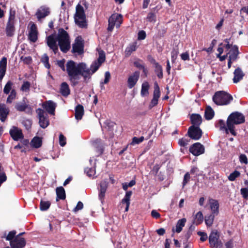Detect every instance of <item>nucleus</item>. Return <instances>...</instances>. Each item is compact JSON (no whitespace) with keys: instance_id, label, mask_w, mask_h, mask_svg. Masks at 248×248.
Listing matches in <instances>:
<instances>
[{"instance_id":"1","label":"nucleus","mask_w":248,"mask_h":248,"mask_svg":"<svg viewBox=\"0 0 248 248\" xmlns=\"http://www.w3.org/2000/svg\"><path fill=\"white\" fill-rule=\"evenodd\" d=\"M101 65L96 61H94L89 68L84 62L77 64L72 60L68 61L66 63V72L71 85H77L80 79V76L83 77L85 81L89 80L93 74L97 71Z\"/></svg>"},{"instance_id":"2","label":"nucleus","mask_w":248,"mask_h":248,"mask_svg":"<svg viewBox=\"0 0 248 248\" xmlns=\"http://www.w3.org/2000/svg\"><path fill=\"white\" fill-rule=\"evenodd\" d=\"M47 46L54 54L58 52V46L63 53H67L71 48L70 39L68 32L63 28L58 30V34H52L46 38Z\"/></svg>"},{"instance_id":"3","label":"nucleus","mask_w":248,"mask_h":248,"mask_svg":"<svg viewBox=\"0 0 248 248\" xmlns=\"http://www.w3.org/2000/svg\"><path fill=\"white\" fill-rule=\"evenodd\" d=\"M245 122V116L241 112L234 111L229 115L226 124L231 134L235 136L237 135V132L234 130V125L243 124Z\"/></svg>"},{"instance_id":"4","label":"nucleus","mask_w":248,"mask_h":248,"mask_svg":"<svg viewBox=\"0 0 248 248\" xmlns=\"http://www.w3.org/2000/svg\"><path fill=\"white\" fill-rule=\"evenodd\" d=\"M213 102L217 106L228 105L233 100L231 94L224 91L216 92L212 98Z\"/></svg>"},{"instance_id":"5","label":"nucleus","mask_w":248,"mask_h":248,"mask_svg":"<svg viewBox=\"0 0 248 248\" xmlns=\"http://www.w3.org/2000/svg\"><path fill=\"white\" fill-rule=\"evenodd\" d=\"M74 19L76 24L80 28H84L87 27L84 8L79 4H78L76 6V12L74 16Z\"/></svg>"},{"instance_id":"6","label":"nucleus","mask_w":248,"mask_h":248,"mask_svg":"<svg viewBox=\"0 0 248 248\" xmlns=\"http://www.w3.org/2000/svg\"><path fill=\"white\" fill-rule=\"evenodd\" d=\"M84 41L81 36H77L74 43L72 44L71 52L73 54H77L78 55L84 53Z\"/></svg>"},{"instance_id":"7","label":"nucleus","mask_w":248,"mask_h":248,"mask_svg":"<svg viewBox=\"0 0 248 248\" xmlns=\"http://www.w3.org/2000/svg\"><path fill=\"white\" fill-rule=\"evenodd\" d=\"M219 233L216 230H213L209 236V243L212 248H222V243L219 240Z\"/></svg>"},{"instance_id":"8","label":"nucleus","mask_w":248,"mask_h":248,"mask_svg":"<svg viewBox=\"0 0 248 248\" xmlns=\"http://www.w3.org/2000/svg\"><path fill=\"white\" fill-rule=\"evenodd\" d=\"M36 112L38 116L40 126L43 128H46L49 124L48 115L43 109L40 108H37Z\"/></svg>"},{"instance_id":"9","label":"nucleus","mask_w":248,"mask_h":248,"mask_svg":"<svg viewBox=\"0 0 248 248\" xmlns=\"http://www.w3.org/2000/svg\"><path fill=\"white\" fill-rule=\"evenodd\" d=\"M15 13L13 14L10 13L5 29L6 34L8 37H12L15 34Z\"/></svg>"},{"instance_id":"10","label":"nucleus","mask_w":248,"mask_h":248,"mask_svg":"<svg viewBox=\"0 0 248 248\" xmlns=\"http://www.w3.org/2000/svg\"><path fill=\"white\" fill-rule=\"evenodd\" d=\"M202 132L199 126H190L188 129L186 135L194 140H198L202 136Z\"/></svg>"},{"instance_id":"11","label":"nucleus","mask_w":248,"mask_h":248,"mask_svg":"<svg viewBox=\"0 0 248 248\" xmlns=\"http://www.w3.org/2000/svg\"><path fill=\"white\" fill-rule=\"evenodd\" d=\"M160 96V91L159 85L157 82L154 83V90L153 93V98L151 100L149 105V109L152 108L158 104V99Z\"/></svg>"},{"instance_id":"12","label":"nucleus","mask_w":248,"mask_h":248,"mask_svg":"<svg viewBox=\"0 0 248 248\" xmlns=\"http://www.w3.org/2000/svg\"><path fill=\"white\" fill-rule=\"evenodd\" d=\"M189 152L195 156L200 155L204 152V147L200 142L192 144L189 148Z\"/></svg>"},{"instance_id":"13","label":"nucleus","mask_w":248,"mask_h":248,"mask_svg":"<svg viewBox=\"0 0 248 248\" xmlns=\"http://www.w3.org/2000/svg\"><path fill=\"white\" fill-rule=\"evenodd\" d=\"M31 24L28 35L29 40L33 43H35L38 39V31L36 25L34 23L30 22Z\"/></svg>"},{"instance_id":"14","label":"nucleus","mask_w":248,"mask_h":248,"mask_svg":"<svg viewBox=\"0 0 248 248\" xmlns=\"http://www.w3.org/2000/svg\"><path fill=\"white\" fill-rule=\"evenodd\" d=\"M26 244V241L24 238L16 237L10 243L11 248H23Z\"/></svg>"},{"instance_id":"15","label":"nucleus","mask_w":248,"mask_h":248,"mask_svg":"<svg viewBox=\"0 0 248 248\" xmlns=\"http://www.w3.org/2000/svg\"><path fill=\"white\" fill-rule=\"evenodd\" d=\"M9 134L12 138L15 141L23 138L22 130L16 126H13L9 131Z\"/></svg>"},{"instance_id":"16","label":"nucleus","mask_w":248,"mask_h":248,"mask_svg":"<svg viewBox=\"0 0 248 248\" xmlns=\"http://www.w3.org/2000/svg\"><path fill=\"white\" fill-rule=\"evenodd\" d=\"M140 77V72L135 71L127 79V86L129 89L133 88L137 84Z\"/></svg>"},{"instance_id":"17","label":"nucleus","mask_w":248,"mask_h":248,"mask_svg":"<svg viewBox=\"0 0 248 248\" xmlns=\"http://www.w3.org/2000/svg\"><path fill=\"white\" fill-rule=\"evenodd\" d=\"M108 186V183L106 181H102L100 183L99 189L98 197L99 200L101 202L103 201L105 199V194L107 189Z\"/></svg>"},{"instance_id":"18","label":"nucleus","mask_w":248,"mask_h":248,"mask_svg":"<svg viewBox=\"0 0 248 248\" xmlns=\"http://www.w3.org/2000/svg\"><path fill=\"white\" fill-rule=\"evenodd\" d=\"M49 8L45 6H41L37 10L36 13V16L39 21L41 19L45 18L50 14Z\"/></svg>"},{"instance_id":"19","label":"nucleus","mask_w":248,"mask_h":248,"mask_svg":"<svg viewBox=\"0 0 248 248\" xmlns=\"http://www.w3.org/2000/svg\"><path fill=\"white\" fill-rule=\"evenodd\" d=\"M122 18V16L120 14H113L108 19V31H112L115 26L116 22Z\"/></svg>"},{"instance_id":"20","label":"nucleus","mask_w":248,"mask_h":248,"mask_svg":"<svg viewBox=\"0 0 248 248\" xmlns=\"http://www.w3.org/2000/svg\"><path fill=\"white\" fill-rule=\"evenodd\" d=\"M43 107L50 114L54 115L55 114L56 105L52 101L49 100L46 101L43 103Z\"/></svg>"},{"instance_id":"21","label":"nucleus","mask_w":248,"mask_h":248,"mask_svg":"<svg viewBox=\"0 0 248 248\" xmlns=\"http://www.w3.org/2000/svg\"><path fill=\"white\" fill-rule=\"evenodd\" d=\"M234 77L233 78V82L234 83H237L242 80L245 76V74L242 71L240 67L236 68L234 72Z\"/></svg>"},{"instance_id":"22","label":"nucleus","mask_w":248,"mask_h":248,"mask_svg":"<svg viewBox=\"0 0 248 248\" xmlns=\"http://www.w3.org/2000/svg\"><path fill=\"white\" fill-rule=\"evenodd\" d=\"M7 58H2L0 61V80H2L5 75L7 67Z\"/></svg>"},{"instance_id":"23","label":"nucleus","mask_w":248,"mask_h":248,"mask_svg":"<svg viewBox=\"0 0 248 248\" xmlns=\"http://www.w3.org/2000/svg\"><path fill=\"white\" fill-rule=\"evenodd\" d=\"M192 126H199L202 123V118L199 114H192L190 117Z\"/></svg>"},{"instance_id":"24","label":"nucleus","mask_w":248,"mask_h":248,"mask_svg":"<svg viewBox=\"0 0 248 248\" xmlns=\"http://www.w3.org/2000/svg\"><path fill=\"white\" fill-rule=\"evenodd\" d=\"M137 42L135 41L130 43L125 48L124 54L126 57H128L131 55L132 53L135 51L138 47Z\"/></svg>"},{"instance_id":"25","label":"nucleus","mask_w":248,"mask_h":248,"mask_svg":"<svg viewBox=\"0 0 248 248\" xmlns=\"http://www.w3.org/2000/svg\"><path fill=\"white\" fill-rule=\"evenodd\" d=\"M94 146L96 153L98 155H101L104 151V143H103L100 139H96L94 142Z\"/></svg>"},{"instance_id":"26","label":"nucleus","mask_w":248,"mask_h":248,"mask_svg":"<svg viewBox=\"0 0 248 248\" xmlns=\"http://www.w3.org/2000/svg\"><path fill=\"white\" fill-rule=\"evenodd\" d=\"M84 114V107L82 105L78 104L75 108V118L77 120H80L82 118Z\"/></svg>"},{"instance_id":"27","label":"nucleus","mask_w":248,"mask_h":248,"mask_svg":"<svg viewBox=\"0 0 248 248\" xmlns=\"http://www.w3.org/2000/svg\"><path fill=\"white\" fill-rule=\"evenodd\" d=\"M9 113V108H6L5 105H0V120L2 122L5 121Z\"/></svg>"},{"instance_id":"28","label":"nucleus","mask_w":248,"mask_h":248,"mask_svg":"<svg viewBox=\"0 0 248 248\" xmlns=\"http://www.w3.org/2000/svg\"><path fill=\"white\" fill-rule=\"evenodd\" d=\"M186 221V219L185 218H183L178 220L176 224L175 229L173 228L172 231L174 232L180 233L183 229V228L185 226V223Z\"/></svg>"},{"instance_id":"29","label":"nucleus","mask_w":248,"mask_h":248,"mask_svg":"<svg viewBox=\"0 0 248 248\" xmlns=\"http://www.w3.org/2000/svg\"><path fill=\"white\" fill-rule=\"evenodd\" d=\"M56 192L57 195L56 201L60 200H64L65 199L66 195L65 191L62 186H60L56 188Z\"/></svg>"},{"instance_id":"30","label":"nucleus","mask_w":248,"mask_h":248,"mask_svg":"<svg viewBox=\"0 0 248 248\" xmlns=\"http://www.w3.org/2000/svg\"><path fill=\"white\" fill-rule=\"evenodd\" d=\"M231 53L229 58L232 60V61H235L238 58V55L239 53L238 47L236 45H234L230 50L229 53Z\"/></svg>"},{"instance_id":"31","label":"nucleus","mask_w":248,"mask_h":248,"mask_svg":"<svg viewBox=\"0 0 248 248\" xmlns=\"http://www.w3.org/2000/svg\"><path fill=\"white\" fill-rule=\"evenodd\" d=\"M149 88L150 85L148 82L144 81L142 83L140 91V95L142 97L147 96L149 95Z\"/></svg>"},{"instance_id":"32","label":"nucleus","mask_w":248,"mask_h":248,"mask_svg":"<svg viewBox=\"0 0 248 248\" xmlns=\"http://www.w3.org/2000/svg\"><path fill=\"white\" fill-rule=\"evenodd\" d=\"M60 92L63 96H67L70 93L68 84L65 82H62L61 85Z\"/></svg>"},{"instance_id":"33","label":"nucleus","mask_w":248,"mask_h":248,"mask_svg":"<svg viewBox=\"0 0 248 248\" xmlns=\"http://www.w3.org/2000/svg\"><path fill=\"white\" fill-rule=\"evenodd\" d=\"M215 112L213 108L209 106L206 107L204 112V117L207 120H210L213 118Z\"/></svg>"},{"instance_id":"34","label":"nucleus","mask_w":248,"mask_h":248,"mask_svg":"<svg viewBox=\"0 0 248 248\" xmlns=\"http://www.w3.org/2000/svg\"><path fill=\"white\" fill-rule=\"evenodd\" d=\"M31 144L32 147L35 148H39L42 145V138L36 136L34 137L31 140Z\"/></svg>"},{"instance_id":"35","label":"nucleus","mask_w":248,"mask_h":248,"mask_svg":"<svg viewBox=\"0 0 248 248\" xmlns=\"http://www.w3.org/2000/svg\"><path fill=\"white\" fill-rule=\"evenodd\" d=\"M210 207L212 211V215L217 216L219 213V203L218 202H210Z\"/></svg>"},{"instance_id":"36","label":"nucleus","mask_w":248,"mask_h":248,"mask_svg":"<svg viewBox=\"0 0 248 248\" xmlns=\"http://www.w3.org/2000/svg\"><path fill=\"white\" fill-rule=\"evenodd\" d=\"M216 127H219L220 130H225L227 133L229 130L227 125L225 124V122L222 120H219L215 124Z\"/></svg>"},{"instance_id":"37","label":"nucleus","mask_w":248,"mask_h":248,"mask_svg":"<svg viewBox=\"0 0 248 248\" xmlns=\"http://www.w3.org/2000/svg\"><path fill=\"white\" fill-rule=\"evenodd\" d=\"M156 65L155 66V74H156L157 77L160 78L161 79L163 77V69L161 65H160L159 63H156Z\"/></svg>"},{"instance_id":"38","label":"nucleus","mask_w":248,"mask_h":248,"mask_svg":"<svg viewBox=\"0 0 248 248\" xmlns=\"http://www.w3.org/2000/svg\"><path fill=\"white\" fill-rule=\"evenodd\" d=\"M203 220V215L201 211H199L195 215L194 223L196 225L201 224Z\"/></svg>"},{"instance_id":"39","label":"nucleus","mask_w":248,"mask_h":248,"mask_svg":"<svg viewBox=\"0 0 248 248\" xmlns=\"http://www.w3.org/2000/svg\"><path fill=\"white\" fill-rule=\"evenodd\" d=\"M28 107L25 103H17L15 105V108L19 111H24Z\"/></svg>"},{"instance_id":"40","label":"nucleus","mask_w":248,"mask_h":248,"mask_svg":"<svg viewBox=\"0 0 248 248\" xmlns=\"http://www.w3.org/2000/svg\"><path fill=\"white\" fill-rule=\"evenodd\" d=\"M16 96V92L15 89H12L10 92V94L8 95L7 100L6 103L11 104L12 103L13 101L15 99Z\"/></svg>"},{"instance_id":"41","label":"nucleus","mask_w":248,"mask_h":248,"mask_svg":"<svg viewBox=\"0 0 248 248\" xmlns=\"http://www.w3.org/2000/svg\"><path fill=\"white\" fill-rule=\"evenodd\" d=\"M215 216L211 214L209 216H206L205 217V223L207 226L210 227L212 225Z\"/></svg>"},{"instance_id":"42","label":"nucleus","mask_w":248,"mask_h":248,"mask_svg":"<svg viewBox=\"0 0 248 248\" xmlns=\"http://www.w3.org/2000/svg\"><path fill=\"white\" fill-rule=\"evenodd\" d=\"M98 54L99 57L95 61L101 65L106 60L105 53L103 50H101L99 51Z\"/></svg>"},{"instance_id":"43","label":"nucleus","mask_w":248,"mask_h":248,"mask_svg":"<svg viewBox=\"0 0 248 248\" xmlns=\"http://www.w3.org/2000/svg\"><path fill=\"white\" fill-rule=\"evenodd\" d=\"M13 85V83L11 81L9 80L4 87L3 93L6 94H9L10 93V91H12V87Z\"/></svg>"},{"instance_id":"44","label":"nucleus","mask_w":248,"mask_h":248,"mask_svg":"<svg viewBox=\"0 0 248 248\" xmlns=\"http://www.w3.org/2000/svg\"><path fill=\"white\" fill-rule=\"evenodd\" d=\"M146 20L149 22L155 23L156 21V16L155 13L149 12L146 17Z\"/></svg>"},{"instance_id":"45","label":"nucleus","mask_w":248,"mask_h":248,"mask_svg":"<svg viewBox=\"0 0 248 248\" xmlns=\"http://www.w3.org/2000/svg\"><path fill=\"white\" fill-rule=\"evenodd\" d=\"M31 87V83L28 81H24L21 87L20 90L25 92H28L30 91Z\"/></svg>"},{"instance_id":"46","label":"nucleus","mask_w":248,"mask_h":248,"mask_svg":"<svg viewBox=\"0 0 248 248\" xmlns=\"http://www.w3.org/2000/svg\"><path fill=\"white\" fill-rule=\"evenodd\" d=\"M110 74L108 71H107L105 73V79L103 82H101L100 85H101V89L103 88H104V84H107L110 79Z\"/></svg>"},{"instance_id":"47","label":"nucleus","mask_w":248,"mask_h":248,"mask_svg":"<svg viewBox=\"0 0 248 248\" xmlns=\"http://www.w3.org/2000/svg\"><path fill=\"white\" fill-rule=\"evenodd\" d=\"M240 172L235 170L229 175L228 178L230 181H234L236 178L240 176Z\"/></svg>"},{"instance_id":"48","label":"nucleus","mask_w":248,"mask_h":248,"mask_svg":"<svg viewBox=\"0 0 248 248\" xmlns=\"http://www.w3.org/2000/svg\"><path fill=\"white\" fill-rule=\"evenodd\" d=\"M41 62L44 63L45 67L49 69L50 65L49 63V57L46 54H45L41 59Z\"/></svg>"},{"instance_id":"49","label":"nucleus","mask_w":248,"mask_h":248,"mask_svg":"<svg viewBox=\"0 0 248 248\" xmlns=\"http://www.w3.org/2000/svg\"><path fill=\"white\" fill-rule=\"evenodd\" d=\"M16 232L15 230H13L9 232L8 235L5 237L7 241H9L10 243L11 241H13L16 237Z\"/></svg>"},{"instance_id":"50","label":"nucleus","mask_w":248,"mask_h":248,"mask_svg":"<svg viewBox=\"0 0 248 248\" xmlns=\"http://www.w3.org/2000/svg\"><path fill=\"white\" fill-rule=\"evenodd\" d=\"M190 141V139H186L185 138H183L180 139L178 140V144L181 147H185L186 146L188 142Z\"/></svg>"},{"instance_id":"51","label":"nucleus","mask_w":248,"mask_h":248,"mask_svg":"<svg viewBox=\"0 0 248 248\" xmlns=\"http://www.w3.org/2000/svg\"><path fill=\"white\" fill-rule=\"evenodd\" d=\"M85 172L86 173L88 176H93L95 174V169L94 168H87L85 170Z\"/></svg>"},{"instance_id":"52","label":"nucleus","mask_w":248,"mask_h":248,"mask_svg":"<svg viewBox=\"0 0 248 248\" xmlns=\"http://www.w3.org/2000/svg\"><path fill=\"white\" fill-rule=\"evenodd\" d=\"M40 209L42 211H46L50 206V202H40Z\"/></svg>"},{"instance_id":"53","label":"nucleus","mask_w":248,"mask_h":248,"mask_svg":"<svg viewBox=\"0 0 248 248\" xmlns=\"http://www.w3.org/2000/svg\"><path fill=\"white\" fill-rule=\"evenodd\" d=\"M65 62V60L64 59H63L61 60H58L57 61L56 64L59 67H60L63 71H65V70H66V68L65 69V67L64 66Z\"/></svg>"},{"instance_id":"54","label":"nucleus","mask_w":248,"mask_h":248,"mask_svg":"<svg viewBox=\"0 0 248 248\" xmlns=\"http://www.w3.org/2000/svg\"><path fill=\"white\" fill-rule=\"evenodd\" d=\"M134 65L140 69H142L144 67L142 61L140 59H138L137 61H135L134 62Z\"/></svg>"},{"instance_id":"55","label":"nucleus","mask_w":248,"mask_h":248,"mask_svg":"<svg viewBox=\"0 0 248 248\" xmlns=\"http://www.w3.org/2000/svg\"><path fill=\"white\" fill-rule=\"evenodd\" d=\"M190 174L189 172H187L184 175V179L183 181V186H185L189 181L190 179Z\"/></svg>"},{"instance_id":"56","label":"nucleus","mask_w":248,"mask_h":248,"mask_svg":"<svg viewBox=\"0 0 248 248\" xmlns=\"http://www.w3.org/2000/svg\"><path fill=\"white\" fill-rule=\"evenodd\" d=\"M197 234L201 236L200 240L202 242L205 241L208 238L207 233L205 232L199 231L197 232Z\"/></svg>"},{"instance_id":"57","label":"nucleus","mask_w":248,"mask_h":248,"mask_svg":"<svg viewBox=\"0 0 248 248\" xmlns=\"http://www.w3.org/2000/svg\"><path fill=\"white\" fill-rule=\"evenodd\" d=\"M104 124L106 126L108 127V130H111L113 129V128L114 126L115 123L109 120H107L105 121Z\"/></svg>"},{"instance_id":"58","label":"nucleus","mask_w":248,"mask_h":248,"mask_svg":"<svg viewBox=\"0 0 248 248\" xmlns=\"http://www.w3.org/2000/svg\"><path fill=\"white\" fill-rule=\"evenodd\" d=\"M146 37V33L144 31L141 30L139 31L138 33V39L139 40H144L145 39Z\"/></svg>"},{"instance_id":"59","label":"nucleus","mask_w":248,"mask_h":248,"mask_svg":"<svg viewBox=\"0 0 248 248\" xmlns=\"http://www.w3.org/2000/svg\"><path fill=\"white\" fill-rule=\"evenodd\" d=\"M144 139V138L142 136L140 137V138H137L136 137H134L132 139V141L131 143L132 144H139V143H141V142H142L143 141Z\"/></svg>"},{"instance_id":"60","label":"nucleus","mask_w":248,"mask_h":248,"mask_svg":"<svg viewBox=\"0 0 248 248\" xmlns=\"http://www.w3.org/2000/svg\"><path fill=\"white\" fill-rule=\"evenodd\" d=\"M59 143L62 147H63L66 143V138L62 134L59 136Z\"/></svg>"},{"instance_id":"61","label":"nucleus","mask_w":248,"mask_h":248,"mask_svg":"<svg viewBox=\"0 0 248 248\" xmlns=\"http://www.w3.org/2000/svg\"><path fill=\"white\" fill-rule=\"evenodd\" d=\"M239 161L241 163L247 164L248 163V158L246 155L241 154L239 156Z\"/></svg>"},{"instance_id":"62","label":"nucleus","mask_w":248,"mask_h":248,"mask_svg":"<svg viewBox=\"0 0 248 248\" xmlns=\"http://www.w3.org/2000/svg\"><path fill=\"white\" fill-rule=\"evenodd\" d=\"M241 194L242 195L243 197L245 199H247L248 197V188L245 187V188H242L240 190Z\"/></svg>"},{"instance_id":"63","label":"nucleus","mask_w":248,"mask_h":248,"mask_svg":"<svg viewBox=\"0 0 248 248\" xmlns=\"http://www.w3.org/2000/svg\"><path fill=\"white\" fill-rule=\"evenodd\" d=\"M132 192L131 191H128L126 192L125 195L121 202H129Z\"/></svg>"},{"instance_id":"64","label":"nucleus","mask_w":248,"mask_h":248,"mask_svg":"<svg viewBox=\"0 0 248 248\" xmlns=\"http://www.w3.org/2000/svg\"><path fill=\"white\" fill-rule=\"evenodd\" d=\"M83 207V202H78L76 206L73 209V211L76 213L78 211L81 210Z\"/></svg>"}]
</instances>
